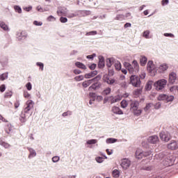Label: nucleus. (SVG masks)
Here are the masks:
<instances>
[{
    "mask_svg": "<svg viewBox=\"0 0 178 178\" xmlns=\"http://www.w3.org/2000/svg\"><path fill=\"white\" fill-rule=\"evenodd\" d=\"M168 84V81L165 79H159L154 83V87L156 91H161Z\"/></svg>",
    "mask_w": 178,
    "mask_h": 178,
    "instance_id": "obj_1",
    "label": "nucleus"
},
{
    "mask_svg": "<svg viewBox=\"0 0 178 178\" xmlns=\"http://www.w3.org/2000/svg\"><path fill=\"white\" fill-rule=\"evenodd\" d=\"M151 154H152V152H151V150L144 152L140 149H138L135 152V156L136 158H137V159H142V158H144V156H149Z\"/></svg>",
    "mask_w": 178,
    "mask_h": 178,
    "instance_id": "obj_2",
    "label": "nucleus"
},
{
    "mask_svg": "<svg viewBox=\"0 0 178 178\" xmlns=\"http://www.w3.org/2000/svg\"><path fill=\"white\" fill-rule=\"evenodd\" d=\"M158 101H165V102H172L175 99V96L161 94L157 97Z\"/></svg>",
    "mask_w": 178,
    "mask_h": 178,
    "instance_id": "obj_3",
    "label": "nucleus"
},
{
    "mask_svg": "<svg viewBox=\"0 0 178 178\" xmlns=\"http://www.w3.org/2000/svg\"><path fill=\"white\" fill-rule=\"evenodd\" d=\"M130 83L134 87H138L141 84V79L137 75H131L130 77Z\"/></svg>",
    "mask_w": 178,
    "mask_h": 178,
    "instance_id": "obj_4",
    "label": "nucleus"
},
{
    "mask_svg": "<svg viewBox=\"0 0 178 178\" xmlns=\"http://www.w3.org/2000/svg\"><path fill=\"white\" fill-rule=\"evenodd\" d=\"M102 76L98 74L97 76L92 79H89L88 81H83L82 86L84 88H87L90 85L92 84L94 81H99L101 80Z\"/></svg>",
    "mask_w": 178,
    "mask_h": 178,
    "instance_id": "obj_5",
    "label": "nucleus"
},
{
    "mask_svg": "<svg viewBox=\"0 0 178 178\" xmlns=\"http://www.w3.org/2000/svg\"><path fill=\"white\" fill-rule=\"evenodd\" d=\"M159 136L161 141H164V143H168V141H170V139L172 138L170 133L168 131H162L160 133Z\"/></svg>",
    "mask_w": 178,
    "mask_h": 178,
    "instance_id": "obj_6",
    "label": "nucleus"
},
{
    "mask_svg": "<svg viewBox=\"0 0 178 178\" xmlns=\"http://www.w3.org/2000/svg\"><path fill=\"white\" fill-rule=\"evenodd\" d=\"M16 36H17V41H19L20 42H23V41H24L26 38H27L28 35H27V32L24 31H22L17 32Z\"/></svg>",
    "mask_w": 178,
    "mask_h": 178,
    "instance_id": "obj_7",
    "label": "nucleus"
},
{
    "mask_svg": "<svg viewBox=\"0 0 178 178\" xmlns=\"http://www.w3.org/2000/svg\"><path fill=\"white\" fill-rule=\"evenodd\" d=\"M93 83L88 88L89 91H92L94 90L95 91L97 90H99L101 87L102 86V83L99 82V81H93Z\"/></svg>",
    "mask_w": 178,
    "mask_h": 178,
    "instance_id": "obj_8",
    "label": "nucleus"
},
{
    "mask_svg": "<svg viewBox=\"0 0 178 178\" xmlns=\"http://www.w3.org/2000/svg\"><path fill=\"white\" fill-rule=\"evenodd\" d=\"M167 148L171 149V151L178 149V141L171 140L170 143L167 145Z\"/></svg>",
    "mask_w": 178,
    "mask_h": 178,
    "instance_id": "obj_9",
    "label": "nucleus"
},
{
    "mask_svg": "<svg viewBox=\"0 0 178 178\" xmlns=\"http://www.w3.org/2000/svg\"><path fill=\"white\" fill-rule=\"evenodd\" d=\"M26 106L24 109L26 113H30V111L34 108V102L33 100H28L26 104Z\"/></svg>",
    "mask_w": 178,
    "mask_h": 178,
    "instance_id": "obj_10",
    "label": "nucleus"
},
{
    "mask_svg": "<svg viewBox=\"0 0 178 178\" xmlns=\"http://www.w3.org/2000/svg\"><path fill=\"white\" fill-rule=\"evenodd\" d=\"M131 165V161L129 160L128 159H123L121 162V166L122 169H127L128 168H130V165Z\"/></svg>",
    "mask_w": 178,
    "mask_h": 178,
    "instance_id": "obj_11",
    "label": "nucleus"
},
{
    "mask_svg": "<svg viewBox=\"0 0 178 178\" xmlns=\"http://www.w3.org/2000/svg\"><path fill=\"white\" fill-rule=\"evenodd\" d=\"M177 79V74L176 72H171L169 74V83L170 84H175L176 83V80Z\"/></svg>",
    "mask_w": 178,
    "mask_h": 178,
    "instance_id": "obj_12",
    "label": "nucleus"
},
{
    "mask_svg": "<svg viewBox=\"0 0 178 178\" xmlns=\"http://www.w3.org/2000/svg\"><path fill=\"white\" fill-rule=\"evenodd\" d=\"M76 15L79 17H84L91 15V11L90 10H77Z\"/></svg>",
    "mask_w": 178,
    "mask_h": 178,
    "instance_id": "obj_13",
    "label": "nucleus"
},
{
    "mask_svg": "<svg viewBox=\"0 0 178 178\" xmlns=\"http://www.w3.org/2000/svg\"><path fill=\"white\" fill-rule=\"evenodd\" d=\"M98 67L99 69H104L105 67V58L104 56H99Z\"/></svg>",
    "mask_w": 178,
    "mask_h": 178,
    "instance_id": "obj_14",
    "label": "nucleus"
},
{
    "mask_svg": "<svg viewBox=\"0 0 178 178\" xmlns=\"http://www.w3.org/2000/svg\"><path fill=\"white\" fill-rule=\"evenodd\" d=\"M147 141L150 143V144H156V143L159 141V138L158 136H152L148 138Z\"/></svg>",
    "mask_w": 178,
    "mask_h": 178,
    "instance_id": "obj_15",
    "label": "nucleus"
},
{
    "mask_svg": "<svg viewBox=\"0 0 178 178\" xmlns=\"http://www.w3.org/2000/svg\"><path fill=\"white\" fill-rule=\"evenodd\" d=\"M111 112L115 113V115H123V111L116 106L112 107Z\"/></svg>",
    "mask_w": 178,
    "mask_h": 178,
    "instance_id": "obj_16",
    "label": "nucleus"
},
{
    "mask_svg": "<svg viewBox=\"0 0 178 178\" xmlns=\"http://www.w3.org/2000/svg\"><path fill=\"white\" fill-rule=\"evenodd\" d=\"M147 70L149 73H152V71L155 70V65H154V61L149 60L147 64Z\"/></svg>",
    "mask_w": 178,
    "mask_h": 178,
    "instance_id": "obj_17",
    "label": "nucleus"
},
{
    "mask_svg": "<svg viewBox=\"0 0 178 178\" xmlns=\"http://www.w3.org/2000/svg\"><path fill=\"white\" fill-rule=\"evenodd\" d=\"M26 149L29 152V159H31V158H34L35 156H37V152L35 150L31 147H26Z\"/></svg>",
    "mask_w": 178,
    "mask_h": 178,
    "instance_id": "obj_18",
    "label": "nucleus"
},
{
    "mask_svg": "<svg viewBox=\"0 0 178 178\" xmlns=\"http://www.w3.org/2000/svg\"><path fill=\"white\" fill-rule=\"evenodd\" d=\"M138 106H140V102L137 100L131 101V109L132 111L138 109Z\"/></svg>",
    "mask_w": 178,
    "mask_h": 178,
    "instance_id": "obj_19",
    "label": "nucleus"
},
{
    "mask_svg": "<svg viewBox=\"0 0 178 178\" xmlns=\"http://www.w3.org/2000/svg\"><path fill=\"white\" fill-rule=\"evenodd\" d=\"M67 12V9L65 7H59L57 10V14L58 16H63V15H66Z\"/></svg>",
    "mask_w": 178,
    "mask_h": 178,
    "instance_id": "obj_20",
    "label": "nucleus"
},
{
    "mask_svg": "<svg viewBox=\"0 0 178 178\" xmlns=\"http://www.w3.org/2000/svg\"><path fill=\"white\" fill-rule=\"evenodd\" d=\"M98 74V71L95 70V71H92L90 73L86 74L84 77L85 79H91L92 77H95V76H97Z\"/></svg>",
    "mask_w": 178,
    "mask_h": 178,
    "instance_id": "obj_21",
    "label": "nucleus"
},
{
    "mask_svg": "<svg viewBox=\"0 0 178 178\" xmlns=\"http://www.w3.org/2000/svg\"><path fill=\"white\" fill-rule=\"evenodd\" d=\"M168 69H169V65H168V64H166V63L161 64L159 67V70L160 73H163L164 72H166V70H168Z\"/></svg>",
    "mask_w": 178,
    "mask_h": 178,
    "instance_id": "obj_22",
    "label": "nucleus"
},
{
    "mask_svg": "<svg viewBox=\"0 0 178 178\" xmlns=\"http://www.w3.org/2000/svg\"><path fill=\"white\" fill-rule=\"evenodd\" d=\"M8 57L5 56H2L0 57V63L3 66V67H5L6 65H8Z\"/></svg>",
    "mask_w": 178,
    "mask_h": 178,
    "instance_id": "obj_23",
    "label": "nucleus"
},
{
    "mask_svg": "<svg viewBox=\"0 0 178 178\" xmlns=\"http://www.w3.org/2000/svg\"><path fill=\"white\" fill-rule=\"evenodd\" d=\"M104 81L105 83H107V84H110L111 86H112V84L115 83V80L114 79L109 78V76H104Z\"/></svg>",
    "mask_w": 178,
    "mask_h": 178,
    "instance_id": "obj_24",
    "label": "nucleus"
},
{
    "mask_svg": "<svg viewBox=\"0 0 178 178\" xmlns=\"http://www.w3.org/2000/svg\"><path fill=\"white\" fill-rule=\"evenodd\" d=\"M0 27L4 31H9V26H8L3 21H0Z\"/></svg>",
    "mask_w": 178,
    "mask_h": 178,
    "instance_id": "obj_25",
    "label": "nucleus"
},
{
    "mask_svg": "<svg viewBox=\"0 0 178 178\" xmlns=\"http://www.w3.org/2000/svg\"><path fill=\"white\" fill-rule=\"evenodd\" d=\"M75 66L79 69H83V70H86V69H87V67L86 66V65H84L83 63L79 61H76L75 63Z\"/></svg>",
    "mask_w": 178,
    "mask_h": 178,
    "instance_id": "obj_26",
    "label": "nucleus"
},
{
    "mask_svg": "<svg viewBox=\"0 0 178 178\" xmlns=\"http://www.w3.org/2000/svg\"><path fill=\"white\" fill-rule=\"evenodd\" d=\"M147 60L148 59L145 56H141L140 58V66H145V65H147Z\"/></svg>",
    "mask_w": 178,
    "mask_h": 178,
    "instance_id": "obj_27",
    "label": "nucleus"
},
{
    "mask_svg": "<svg viewBox=\"0 0 178 178\" xmlns=\"http://www.w3.org/2000/svg\"><path fill=\"white\" fill-rule=\"evenodd\" d=\"M165 162L168 163V165L170 166V165H173V163L175 162V159H173L172 156H168L165 159Z\"/></svg>",
    "mask_w": 178,
    "mask_h": 178,
    "instance_id": "obj_28",
    "label": "nucleus"
},
{
    "mask_svg": "<svg viewBox=\"0 0 178 178\" xmlns=\"http://www.w3.org/2000/svg\"><path fill=\"white\" fill-rule=\"evenodd\" d=\"M13 131V127H12V124H8L5 127V131L7 133V134H10L12 131Z\"/></svg>",
    "mask_w": 178,
    "mask_h": 178,
    "instance_id": "obj_29",
    "label": "nucleus"
},
{
    "mask_svg": "<svg viewBox=\"0 0 178 178\" xmlns=\"http://www.w3.org/2000/svg\"><path fill=\"white\" fill-rule=\"evenodd\" d=\"M152 84H154V81H148L145 86L146 91H151L152 90Z\"/></svg>",
    "mask_w": 178,
    "mask_h": 178,
    "instance_id": "obj_30",
    "label": "nucleus"
},
{
    "mask_svg": "<svg viewBox=\"0 0 178 178\" xmlns=\"http://www.w3.org/2000/svg\"><path fill=\"white\" fill-rule=\"evenodd\" d=\"M114 60H115V58H107V60H106L107 67H111L112 66V65H113Z\"/></svg>",
    "mask_w": 178,
    "mask_h": 178,
    "instance_id": "obj_31",
    "label": "nucleus"
},
{
    "mask_svg": "<svg viewBox=\"0 0 178 178\" xmlns=\"http://www.w3.org/2000/svg\"><path fill=\"white\" fill-rule=\"evenodd\" d=\"M0 145H1V147H3V148H6V149H8L10 147V145L9 143L2 140L1 138H0Z\"/></svg>",
    "mask_w": 178,
    "mask_h": 178,
    "instance_id": "obj_32",
    "label": "nucleus"
},
{
    "mask_svg": "<svg viewBox=\"0 0 178 178\" xmlns=\"http://www.w3.org/2000/svg\"><path fill=\"white\" fill-rule=\"evenodd\" d=\"M8 72H5L3 74H0V81H3L4 80H6L8 77Z\"/></svg>",
    "mask_w": 178,
    "mask_h": 178,
    "instance_id": "obj_33",
    "label": "nucleus"
},
{
    "mask_svg": "<svg viewBox=\"0 0 178 178\" xmlns=\"http://www.w3.org/2000/svg\"><path fill=\"white\" fill-rule=\"evenodd\" d=\"M33 113H26L25 110H24L22 113L21 115H22L25 119H29V118H30V116H31Z\"/></svg>",
    "mask_w": 178,
    "mask_h": 178,
    "instance_id": "obj_34",
    "label": "nucleus"
},
{
    "mask_svg": "<svg viewBox=\"0 0 178 178\" xmlns=\"http://www.w3.org/2000/svg\"><path fill=\"white\" fill-rule=\"evenodd\" d=\"M141 92H143V89H136L134 92V98H137V97H139L141 95Z\"/></svg>",
    "mask_w": 178,
    "mask_h": 178,
    "instance_id": "obj_35",
    "label": "nucleus"
},
{
    "mask_svg": "<svg viewBox=\"0 0 178 178\" xmlns=\"http://www.w3.org/2000/svg\"><path fill=\"white\" fill-rule=\"evenodd\" d=\"M133 65H134V69L136 72H138V70H140V66L138 65V63L137 62V60H134L132 62Z\"/></svg>",
    "mask_w": 178,
    "mask_h": 178,
    "instance_id": "obj_36",
    "label": "nucleus"
},
{
    "mask_svg": "<svg viewBox=\"0 0 178 178\" xmlns=\"http://www.w3.org/2000/svg\"><path fill=\"white\" fill-rule=\"evenodd\" d=\"M118 141V139L113 138H108L106 139V144H113Z\"/></svg>",
    "mask_w": 178,
    "mask_h": 178,
    "instance_id": "obj_37",
    "label": "nucleus"
},
{
    "mask_svg": "<svg viewBox=\"0 0 178 178\" xmlns=\"http://www.w3.org/2000/svg\"><path fill=\"white\" fill-rule=\"evenodd\" d=\"M97 143H98L97 139H90L86 141V144L88 145H92L94 144H97Z\"/></svg>",
    "mask_w": 178,
    "mask_h": 178,
    "instance_id": "obj_38",
    "label": "nucleus"
},
{
    "mask_svg": "<svg viewBox=\"0 0 178 178\" xmlns=\"http://www.w3.org/2000/svg\"><path fill=\"white\" fill-rule=\"evenodd\" d=\"M132 111H133L134 115H135V116H140V115H141V113H143L142 109L136 108V110H132Z\"/></svg>",
    "mask_w": 178,
    "mask_h": 178,
    "instance_id": "obj_39",
    "label": "nucleus"
},
{
    "mask_svg": "<svg viewBox=\"0 0 178 178\" xmlns=\"http://www.w3.org/2000/svg\"><path fill=\"white\" fill-rule=\"evenodd\" d=\"M114 20H120V21L124 20V15L123 14H118L114 18Z\"/></svg>",
    "mask_w": 178,
    "mask_h": 178,
    "instance_id": "obj_40",
    "label": "nucleus"
},
{
    "mask_svg": "<svg viewBox=\"0 0 178 178\" xmlns=\"http://www.w3.org/2000/svg\"><path fill=\"white\" fill-rule=\"evenodd\" d=\"M115 68L118 71L122 70V63H120V61H116L115 63Z\"/></svg>",
    "mask_w": 178,
    "mask_h": 178,
    "instance_id": "obj_41",
    "label": "nucleus"
},
{
    "mask_svg": "<svg viewBox=\"0 0 178 178\" xmlns=\"http://www.w3.org/2000/svg\"><path fill=\"white\" fill-rule=\"evenodd\" d=\"M113 177H115V178H118V177H119V176H120V172L118 170H114L113 171Z\"/></svg>",
    "mask_w": 178,
    "mask_h": 178,
    "instance_id": "obj_42",
    "label": "nucleus"
},
{
    "mask_svg": "<svg viewBox=\"0 0 178 178\" xmlns=\"http://www.w3.org/2000/svg\"><path fill=\"white\" fill-rule=\"evenodd\" d=\"M111 91H112V89L111 88H106L103 92V95H109L111 94Z\"/></svg>",
    "mask_w": 178,
    "mask_h": 178,
    "instance_id": "obj_43",
    "label": "nucleus"
},
{
    "mask_svg": "<svg viewBox=\"0 0 178 178\" xmlns=\"http://www.w3.org/2000/svg\"><path fill=\"white\" fill-rule=\"evenodd\" d=\"M150 31L149 30H147V31H145L143 33V37H144L145 38H149V34H150Z\"/></svg>",
    "mask_w": 178,
    "mask_h": 178,
    "instance_id": "obj_44",
    "label": "nucleus"
},
{
    "mask_svg": "<svg viewBox=\"0 0 178 178\" xmlns=\"http://www.w3.org/2000/svg\"><path fill=\"white\" fill-rule=\"evenodd\" d=\"M89 97L91 98L92 101H95L97 99V94L95 92H90Z\"/></svg>",
    "mask_w": 178,
    "mask_h": 178,
    "instance_id": "obj_45",
    "label": "nucleus"
},
{
    "mask_svg": "<svg viewBox=\"0 0 178 178\" xmlns=\"http://www.w3.org/2000/svg\"><path fill=\"white\" fill-rule=\"evenodd\" d=\"M36 66H38L40 69V70H41V72L44 71V64L41 62H37L36 63Z\"/></svg>",
    "mask_w": 178,
    "mask_h": 178,
    "instance_id": "obj_46",
    "label": "nucleus"
},
{
    "mask_svg": "<svg viewBox=\"0 0 178 178\" xmlns=\"http://www.w3.org/2000/svg\"><path fill=\"white\" fill-rule=\"evenodd\" d=\"M95 161L96 162H97V163H102V162L105 161V159H104V157H102V156H97L95 158Z\"/></svg>",
    "mask_w": 178,
    "mask_h": 178,
    "instance_id": "obj_47",
    "label": "nucleus"
},
{
    "mask_svg": "<svg viewBox=\"0 0 178 178\" xmlns=\"http://www.w3.org/2000/svg\"><path fill=\"white\" fill-rule=\"evenodd\" d=\"M82 80H84V76L83 75H79L74 77L75 81H81Z\"/></svg>",
    "mask_w": 178,
    "mask_h": 178,
    "instance_id": "obj_48",
    "label": "nucleus"
},
{
    "mask_svg": "<svg viewBox=\"0 0 178 178\" xmlns=\"http://www.w3.org/2000/svg\"><path fill=\"white\" fill-rule=\"evenodd\" d=\"M110 98H112L111 99V104H115L116 102H119V101H120V99L118 97H110Z\"/></svg>",
    "mask_w": 178,
    "mask_h": 178,
    "instance_id": "obj_49",
    "label": "nucleus"
},
{
    "mask_svg": "<svg viewBox=\"0 0 178 178\" xmlns=\"http://www.w3.org/2000/svg\"><path fill=\"white\" fill-rule=\"evenodd\" d=\"M98 32L97 31H91L90 32L86 33V35H97Z\"/></svg>",
    "mask_w": 178,
    "mask_h": 178,
    "instance_id": "obj_50",
    "label": "nucleus"
},
{
    "mask_svg": "<svg viewBox=\"0 0 178 178\" xmlns=\"http://www.w3.org/2000/svg\"><path fill=\"white\" fill-rule=\"evenodd\" d=\"M14 9L17 13H22V8L19 6H15Z\"/></svg>",
    "mask_w": 178,
    "mask_h": 178,
    "instance_id": "obj_51",
    "label": "nucleus"
},
{
    "mask_svg": "<svg viewBox=\"0 0 178 178\" xmlns=\"http://www.w3.org/2000/svg\"><path fill=\"white\" fill-rule=\"evenodd\" d=\"M26 88H27L28 91H31L32 88H33V86L31 85V82H28L26 84Z\"/></svg>",
    "mask_w": 178,
    "mask_h": 178,
    "instance_id": "obj_52",
    "label": "nucleus"
},
{
    "mask_svg": "<svg viewBox=\"0 0 178 178\" xmlns=\"http://www.w3.org/2000/svg\"><path fill=\"white\" fill-rule=\"evenodd\" d=\"M120 104H121V108H124L127 107V101L122 100Z\"/></svg>",
    "mask_w": 178,
    "mask_h": 178,
    "instance_id": "obj_53",
    "label": "nucleus"
},
{
    "mask_svg": "<svg viewBox=\"0 0 178 178\" xmlns=\"http://www.w3.org/2000/svg\"><path fill=\"white\" fill-rule=\"evenodd\" d=\"M59 159H60V157L55 156L52 158V162H54V163H56V162H59Z\"/></svg>",
    "mask_w": 178,
    "mask_h": 178,
    "instance_id": "obj_54",
    "label": "nucleus"
},
{
    "mask_svg": "<svg viewBox=\"0 0 178 178\" xmlns=\"http://www.w3.org/2000/svg\"><path fill=\"white\" fill-rule=\"evenodd\" d=\"M72 111H67V112H64L62 115H63L64 118H66V116H72Z\"/></svg>",
    "mask_w": 178,
    "mask_h": 178,
    "instance_id": "obj_55",
    "label": "nucleus"
},
{
    "mask_svg": "<svg viewBox=\"0 0 178 178\" xmlns=\"http://www.w3.org/2000/svg\"><path fill=\"white\" fill-rule=\"evenodd\" d=\"M95 56H97V54H92L91 55H88L86 56V58L87 59H91V60H94V58H95Z\"/></svg>",
    "mask_w": 178,
    "mask_h": 178,
    "instance_id": "obj_56",
    "label": "nucleus"
},
{
    "mask_svg": "<svg viewBox=\"0 0 178 178\" xmlns=\"http://www.w3.org/2000/svg\"><path fill=\"white\" fill-rule=\"evenodd\" d=\"M19 120L22 123H26V122H27V118H25V117L20 115Z\"/></svg>",
    "mask_w": 178,
    "mask_h": 178,
    "instance_id": "obj_57",
    "label": "nucleus"
},
{
    "mask_svg": "<svg viewBox=\"0 0 178 178\" xmlns=\"http://www.w3.org/2000/svg\"><path fill=\"white\" fill-rule=\"evenodd\" d=\"M24 98H27V99L31 98V95L27 91H24Z\"/></svg>",
    "mask_w": 178,
    "mask_h": 178,
    "instance_id": "obj_58",
    "label": "nucleus"
},
{
    "mask_svg": "<svg viewBox=\"0 0 178 178\" xmlns=\"http://www.w3.org/2000/svg\"><path fill=\"white\" fill-rule=\"evenodd\" d=\"M164 37H170V38H175V35L173 33H165L163 34Z\"/></svg>",
    "mask_w": 178,
    "mask_h": 178,
    "instance_id": "obj_59",
    "label": "nucleus"
},
{
    "mask_svg": "<svg viewBox=\"0 0 178 178\" xmlns=\"http://www.w3.org/2000/svg\"><path fill=\"white\" fill-rule=\"evenodd\" d=\"M161 106H162V104L161 102H157L154 105V108L155 109H160Z\"/></svg>",
    "mask_w": 178,
    "mask_h": 178,
    "instance_id": "obj_60",
    "label": "nucleus"
},
{
    "mask_svg": "<svg viewBox=\"0 0 178 178\" xmlns=\"http://www.w3.org/2000/svg\"><path fill=\"white\" fill-rule=\"evenodd\" d=\"M5 90H6V86H5V84H2L0 86V92H5Z\"/></svg>",
    "mask_w": 178,
    "mask_h": 178,
    "instance_id": "obj_61",
    "label": "nucleus"
},
{
    "mask_svg": "<svg viewBox=\"0 0 178 178\" xmlns=\"http://www.w3.org/2000/svg\"><path fill=\"white\" fill-rule=\"evenodd\" d=\"M60 22L61 23H67V17H60Z\"/></svg>",
    "mask_w": 178,
    "mask_h": 178,
    "instance_id": "obj_62",
    "label": "nucleus"
},
{
    "mask_svg": "<svg viewBox=\"0 0 178 178\" xmlns=\"http://www.w3.org/2000/svg\"><path fill=\"white\" fill-rule=\"evenodd\" d=\"M88 67L89 69H90V70H95V67H97V64L92 63L90 65H89Z\"/></svg>",
    "mask_w": 178,
    "mask_h": 178,
    "instance_id": "obj_63",
    "label": "nucleus"
},
{
    "mask_svg": "<svg viewBox=\"0 0 178 178\" xmlns=\"http://www.w3.org/2000/svg\"><path fill=\"white\" fill-rule=\"evenodd\" d=\"M54 20H56V19L55 18V17L50 15L47 17V21L48 22H54Z\"/></svg>",
    "mask_w": 178,
    "mask_h": 178,
    "instance_id": "obj_64",
    "label": "nucleus"
}]
</instances>
